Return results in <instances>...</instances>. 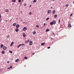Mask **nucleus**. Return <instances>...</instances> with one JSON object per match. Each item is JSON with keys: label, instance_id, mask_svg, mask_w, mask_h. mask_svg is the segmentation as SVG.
Here are the masks:
<instances>
[{"label": "nucleus", "instance_id": "obj_30", "mask_svg": "<svg viewBox=\"0 0 74 74\" xmlns=\"http://www.w3.org/2000/svg\"><path fill=\"white\" fill-rule=\"evenodd\" d=\"M36 27H39V26L38 25H36Z\"/></svg>", "mask_w": 74, "mask_h": 74}, {"label": "nucleus", "instance_id": "obj_17", "mask_svg": "<svg viewBox=\"0 0 74 74\" xmlns=\"http://www.w3.org/2000/svg\"><path fill=\"white\" fill-rule=\"evenodd\" d=\"M45 45V43H43L41 44V45Z\"/></svg>", "mask_w": 74, "mask_h": 74}, {"label": "nucleus", "instance_id": "obj_4", "mask_svg": "<svg viewBox=\"0 0 74 74\" xmlns=\"http://www.w3.org/2000/svg\"><path fill=\"white\" fill-rule=\"evenodd\" d=\"M29 40H30L29 39L28 40H27L25 42V43H26V44H28V43L29 42Z\"/></svg>", "mask_w": 74, "mask_h": 74}, {"label": "nucleus", "instance_id": "obj_27", "mask_svg": "<svg viewBox=\"0 0 74 74\" xmlns=\"http://www.w3.org/2000/svg\"><path fill=\"white\" fill-rule=\"evenodd\" d=\"M5 12H8V9H6L5 10Z\"/></svg>", "mask_w": 74, "mask_h": 74}, {"label": "nucleus", "instance_id": "obj_21", "mask_svg": "<svg viewBox=\"0 0 74 74\" xmlns=\"http://www.w3.org/2000/svg\"><path fill=\"white\" fill-rule=\"evenodd\" d=\"M3 45L2 44L1 45V48H3Z\"/></svg>", "mask_w": 74, "mask_h": 74}, {"label": "nucleus", "instance_id": "obj_35", "mask_svg": "<svg viewBox=\"0 0 74 74\" xmlns=\"http://www.w3.org/2000/svg\"><path fill=\"white\" fill-rule=\"evenodd\" d=\"M7 63L8 64L9 63H10V61H8Z\"/></svg>", "mask_w": 74, "mask_h": 74}, {"label": "nucleus", "instance_id": "obj_47", "mask_svg": "<svg viewBox=\"0 0 74 74\" xmlns=\"http://www.w3.org/2000/svg\"><path fill=\"white\" fill-rule=\"evenodd\" d=\"M51 8H52H52H52V7H51Z\"/></svg>", "mask_w": 74, "mask_h": 74}, {"label": "nucleus", "instance_id": "obj_9", "mask_svg": "<svg viewBox=\"0 0 74 74\" xmlns=\"http://www.w3.org/2000/svg\"><path fill=\"white\" fill-rule=\"evenodd\" d=\"M15 31L16 32H18L19 31V29H18L17 28L16 29Z\"/></svg>", "mask_w": 74, "mask_h": 74}, {"label": "nucleus", "instance_id": "obj_22", "mask_svg": "<svg viewBox=\"0 0 74 74\" xmlns=\"http://www.w3.org/2000/svg\"><path fill=\"white\" fill-rule=\"evenodd\" d=\"M21 47V45H18V48H19Z\"/></svg>", "mask_w": 74, "mask_h": 74}, {"label": "nucleus", "instance_id": "obj_16", "mask_svg": "<svg viewBox=\"0 0 74 74\" xmlns=\"http://www.w3.org/2000/svg\"><path fill=\"white\" fill-rule=\"evenodd\" d=\"M5 53V51H2L1 53H2V54H4Z\"/></svg>", "mask_w": 74, "mask_h": 74}, {"label": "nucleus", "instance_id": "obj_19", "mask_svg": "<svg viewBox=\"0 0 74 74\" xmlns=\"http://www.w3.org/2000/svg\"><path fill=\"white\" fill-rule=\"evenodd\" d=\"M49 17L47 18L46 19V21H48V20H49Z\"/></svg>", "mask_w": 74, "mask_h": 74}, {"label": "nucleus", "instance_id": "obj_31", "mask_svg": "<svg viewBox=\"0 0 74 74\" xmlns=\"http://www.w3.org/2000/svg\"><path fill=\"white\" fill-rule=\"evenodd\" d=\"M24 58L25 59H27V57H24Z\"/></svg>", "mask_w": 74, "mask_h": 74}, {"label": "nucleus", "instance_id": "obj_24", "mask_svg": "<svg viewBox=\"0 0 74 74\" xmlns=\"http://www.w3.org/2000/svg\"><path fill=\"white\" fill-rule=\"evenodd\" d=\"M37 0H34V1H33V3H34V2H36Z\"/></svg>", "mask_w": 74, "mask_h": 74}, {"label": "nucleus", "instance_id": "obj_26", "mask_svg": "<svg viewBox=\"0 0 74 74\" xmlns=\"http://www.w3.org/2000/svg\"><path fill=\"white\" fill-rule=\"evenodd\" d=\"M10 37V36L9 35H8L7 36V37L8 38Z\"/></svg>", "mask_w": 74, "mask_h": 74}, {"label": "nucleus", "instance_id": "obj_15", "mask_svg": "<svg viewBox=\"0 0 74 74\" xmlns=\"http://www.w3.org/2000/svg\"><path fill=\"white\" fill-rule=\"evenodd\" d=\"M50 24L51 25H53V22H51Z\"/></svg>", "mask_w": 74, "mask_h": 74}, {"label": "nucleus", "instance_id": "obj_39", "mask_svg": "<svg viewBox=\"0 0 74 74\" xmlns=\"http://www.w3.org/2000/svg\"><path fill=\"white\" fill-rule=\"evenodd\" d=\"M10 69H12V66H10Z\"/></svg>", "mask_w": 74, "mask_h": 74}, {"label": "nucleus", "instance_id": "obj_18", "mask_svg": "<svg viewBox=\"0 0 74 74\" xmlns=\"http://www.w3.org/2000/svg\"><path fill=\"white\" fill-rule=\"evenodd\" d=\"M15 25H16V23H14L13 24V26H15Z\"/></svg>", "mask_w": 74, "mask_h": 74}, {"label": "nucleus", "instance_id": "obj_20", "mask_svg": "<svg viewBox=\"0 0 74 74\" xmlns=\"http://www.w3.org/2000/svg\"><path fill=\"white\" fill-rule=\"evenodd\" d=\"M20 45H21V46H23L24 45H25V44H21Z\"/></svg>", "mask_w": 74, "mask_h": 74}, {"label": "nucleus", "instance_id": "obj_28", "mask_svg": "<svg viewBox=\"0 0 74 74\" xmlns=\"http://www.w3.org/2000/svg\"><path fill=\"white\" fill-rule=\"evenodd\" d=\"M29 15H32V12H30L29 13Z\"/></svg>", "mask_w": 74, "mask_h": 74}, {"label": "nucleus", "instance_id": "obj_25", "mask_svg": "<svg viewBox=\"0 0 74 74\" xmlns=\"http://www.w3.org/2000/svg\"><path fill=\"white\" fill-rule=\"evenodd\" d=\"M36 32H33V34L34 35V34H36Z\"/></svg>", "mask_w": 74, "mask_h": 74}, {"label": "nucleus", "instance_id": "obj_5", "mask_svg": "<svg viewBox=\"0 0 74 74\" xmlns=\"http://www.w3.org/2000/svg\"><path fill=\"white\" fill-rule=\"evenodd\" d=\"M13 44H14V42H11V43L10 44V46L12 47Z\"/></svg>", "mask_w": 74, "mask_h": 74}, {"label": "nucleus", "instance_id": "obj_48", "mask_svg": "<svg viewBox=\"0 0 74 74\" xmlns=\"http://www.w3.org/2000/svg\"><path fill=\"white\" fill-rule=\"evenodd\" d=\"M29 7H31V6H29Z\"/></svg>", "mask_w": 74, "mask_h": 74}, {"label": "nucleus", "instance_id": "obj_7", "mask_svg": "<svg viewBox=\"0 0 74 74\" xmlns=\"http://www.w3.org/2000/svg\"><path fill=\"white\" fill-rule=\"evenodd\" d=\"M52 22H53V24H56V21H55V20L53 21H52Z\"/></svg>", "mask_w": 74, "mask_h": 74}, {"label": "nucleus", "instance_id": "obj_23", "mask_svg": "<svg viewBox=\"0 0 74 74\" xmlns=\"http://www.w3.org/2000/svg\"><path fill=\"white\" fill-rule=\"evenodd\" d=\"M12 2H14L16 1V0H12Z\"/></svg>", "mask_w": 74, "mask_h": 74}, {"label": "nucleus", "instance_id": "obj_14", "mask_svg": "<svg viewBox=\"0 0 74 74\" xmlns=\"http://www.w3.org/2000/svg\"><path fill=\"white\" fill-rule=\"evenodd\" d=\"M55 11H56L55 10H54L53 11V14H54L55 13Z\"/></svg>", "mask_w": 74, "mask_h": 74}, {"label": "nucleus", "instance_id": "obj_42", "mask_svg": "<svg viewBox=\"0 0 74 74\" xmlns=\"http://www.w3.org/2000/svg\"><path fill=\"white\" fill-rule=\"evenodd\" d=\"M60 20H59V23H60Z\"/></svg>", "mask_w": 74, "mask_h": 74}, {"label": "nucleus", "instance_id": "obj_38", "mask_svg": "<svg viewBox=\"0 0 74 74\" xmlns=\"http://www.w3.org/2000/svg\"><path fill=\"white\" fill-rule=\"evenodd\" d=\"M51 48V47H48V49H49V48Z\"/></svg>", "mask_w": 74, "mask_h": 74}, {"label": "nucleus", "instance_id": "obj_12", "mask_svg": "<svg viewBox=\"0 0 74 74\" xmlns=\"http://www.w3.org/2000/svg\"><path fill=\"white\" fill-rule=\"evenodd\" d=\"M16 28H18V27H19V25H16Z\"/></svg>", "mask_w": 74, "mask_h": 74}, {"label": "nucleus", "instance_id": "obj_8", "mask_svg": "<svg viewBox=\"0 0 74 74\" xmlns=\"http://www.w3.org/2000/svg\"><path fill=\"white\" fill-rule=\"evenodd\" d=\"M68 27H71V24H69Z\"/></svg>", "mask_w": 74, "mask_h": 74}, {"label": "nucleus", "instance_id": "obj_45", "mask_svg": "<svg viewBox=\"0 0 74 74\" xmlns=\"http://www.w3.org/2000/svg\"><path fill=\"white\" fill-rule=\"evenodd\" d=\"M32 55H34V53H33L32 54Z\"/></svg>", "mask_w": 74, "mask_h": 74}, {"label": "nucleus", "instance_id": "obj_40", "mask_svg": "<svg viewBox=\"0 0 74 74\" xmlns=\"http://www.w3.org/2000/svg\"><path fill=\"white\" fill-rule=\"evenodd\" d=\"M44 25H46V23H44Z\"/></svg>", "mask_w": 74, "mask_h": 74}, {"label": "nucleus", "instance_id": "obj_3", "mask_svg": "<svg viewBox=\"0 0 74 74\" xmlns=\"http://www.w3.org/2000/svg\"><path fill=\"white\" fill-rule=\"evenodd\" d=\"M7 49V47H6L5 46H3V49L4 50V51H5Z\"/></svg>", "mask_w": 74, "mask_h": 74}, {"label": "nucleus", "instance_id": "obj_11", "mask_svg": "<svg viewBox=\"0 0 74 74\" xmlns=\"http://www.w3.org/2000/svg\"><path fill=\"white\" fill-rule=\"evenodd\" d=\"M51 12V11L50 10H49L47 11V13L48 14H49V13H50V12Z\"/></svg>", "mask_w": 74, "mask_h": 74}, {"label": "nucleus", "instance_id": "obj_13", "mask_svg": "<svg viewBox=\"0 0 74 74\" xmlns=\"http://www.w3.org/2000/svg\"><path fill=\"white\" fill-rule=\"evenodd\" d=\"M46 32H49V29H47L46 30Z\"/></svg>", "mask_w": 74, "mask_h": 74}, {"label": "nucleus", "instance_id": "obj_10", "mask_svg": "<svg viewBox=\"0 0 74 74\" xmlns=\"http://www.w3.org/2000/svg\"><path fill=\"white\" fill-rule=\"evenodd\" d=\"M23 36L24 37H26V34H24V33H23Z\"/></svg>", "mask_w": 74, "mask_h": 74}, {"label": "nucleus", "instance_id": "obj_33", "mask_svg": "<svg viewBox=\"0 0 74 74\" xmlns=\"http://www.w3.org/2000/svg\"><path fill=\"white\" fill-rule=\"evenodd\" d=\"M68 6H69V5H68V4H66V7H68Z\"/></svg>", "mask_w": 74, "mask_h": 74}, {"label": "nucleus", "instance_id": "obj_43", "mask_svg": "<svg viewBox=\"0 0 74 74\" xmlns=\"http://www.w3.org/2000/svg\"><path fill=\"white\" fill-rule=\"evenodd\" d=\"M54 2L55 1V0H52Z\"/></svg>", "mask_w": 74, "mask_h": 74}, {"label": "nucleus", "instance_id": "obj_36", "mask_svg": "<svg viewBox=\"0 0 74 74\" xmlns=\"http://www.w3.org/2000/svg\"><path fill=\"white\" fill-rule=\"evenodd\" d=\"M24 6H26V3H24Z\"/></svg>", "mask_w": 74, "mask_h": 74}, {"label": "nucleus", "instance_id": "obj_29", "mask_svg": "<svg viewBox=\"0 0 74 74\" xmlns=\"http://www.w3.org/2000/svg\"><path fill=\"white\" fill-rule=\"evenodd\" d=\"M9 52H10V53H12V51H10Z\"/></svg>", "mask_w": 74, "mask_h": 74}, {"label": "nucleus", "instance_id": "obj_6", "mask_svg": "<svg viewBox=\"0 0 74 74\" xmlns=\"http://www.w3.org/2000/svg\"><path fill=\"white\" fill-rule=\"evenodd\" d=\"M18 61H19V59H17V60H15V62H18Z\"/></svg>", "mask_w": 74, "mask_h": 74}, {"label": "nucleus", "instance_id": "obj_1", "mask_svg": "<svg viewBox=\"0 0 74 74\" xmlns=\"http://www.w3.org/2000/svg\"><path fill=\"white\" fill-rule=\"evenodd\" d=\"M27 30V28L26 27H24L23 28V31H26Z\"/></svg>", "mask_w": 74, "mask_h": 74}, {"label": "nucleus", "instance_id": "obj_32", "mask_svg": "<svg viewBox=\"0 0 74 74\" xmlns=\"http://www.w3.org/2000/svg\"><path fill=\"white\" fill-rule=\"evenodd\" d=\"M21 0H18V2H19V3H20V2H21Z\"/></svg>", "mask_w": 74, "mask_h": 74}, {"label": "nucleus", "instance_id": "obj_37", "mask_svg": "<svg viewBox=\"0 0 74 74\" xmlns=\"http://www.w3.org/2000/svg\"><path fill=\"white\" fill-rule=\"evenodd\" d=\"M72 15H73V14H71V15H70V16H71H71H72Z\"/></svg>", "mask_w": 74, "mask_h": 74}, {"label": "nucleus", "instance_id": "obj_41", "mask_svg": "<svg viewBox=\"0 0 74 74\" xmlns=\"http://www.w3.org/2000/svg\"><path fill=\"white\" fill-rule=\"evenodd\" d=\"M52 33L53 34V35H55V34L53 32Z\"/></svg>", "mask_w": 74, "mask_h": 74}, {"label": "nucleus", "instance_id": "obj_46", "mask_svg": "<svg viewBox=\"0 0 74 74\" xmlns=\"http://www.w3.org/2000/svg\"><path fill=\"white\" fill-rule=\"evenodd\" d=\"M10 69V68H8V69Z\"/></svg>", "mask_w": 74, "mask_h": 74}, {"label": "nucleus", "instance_id": "obj_44", "mask_svg": "<svg viewBox=\"0 0 74 74\" xmlns=\"http://www.w3.org/2000/svg\"><path fill=\"white\" fill-rule=\"evenodd\" d=\"M1 18V14H0V19Z\"/></svg>", "mask_w": 74, "mask_h": 74}, {"label": "nucleus", "instance_id": "obj_49", "mask_svg": "<svg viewBox=\"0 0 74 74\" xmlns=\"http://www.w3.org/2000/svg\"><path fill=\"white\" fill-rule=\"evenodd\" d=\"M23 0H22V1H23Z\"/></svg>", "mask_w": 74, "mask_h": 74}, {"label": "nucleus", "instance_id": "obj_34", "mask_svg": "<svg viewBox=\"0 0 74 74\" xmlns=\"http://www.w3.org/2000/svg\"><path fill=\"white\" fill-rule=\"evenodd\" d=\"M57 15H55L54 16V17H57Z\"/></svg>", "mask_w": 74, "mask_h": 74}, {"label": "nucleus", "instance_id": "obj_2", "mask_svg": "<svg viewBox=\"0 0 74 74\" xmlns=\"http://www.w3.org/2000/svg\"><path fill=\"white\" fill-rule=\"evenodd\" d=\"M29 44L30 45H32V44H33V42H32V41H30Z\"/></svg>", "mask_w": 74, "mask_h": 74}]
</instances>
